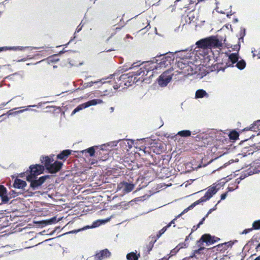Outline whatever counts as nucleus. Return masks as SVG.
Masks as SVG:
<instances>
[{"label": "nucleus", "mask_w": 260, "mask_h": 260, "mask_svg": "<svg viewBox=\"0 0 260 260\" xmlns=\"http://www.w3.org/2000/svg\"><path fill=\"white\" fill-rule=\"evenodd\" d=\"M157 58L147 62V70L153 71L163 69L171 65L174 61V58L170 55H160Z\"/></svg>", "instance_id": "obj_1"}, {"label": "nucleus", "mask_w": 260, "mask_h": 260, "mask_svg": "<svg viewBox=\"0 0 260 260\" xmlns=\"http://www.w3.org/2000/svg\"><path fill=\"white\" fill-rule=\"evenodd\" d=\"M196 45L200 48L211 49L212 48H220L222 43L216 37L211 36L197 41Z\"/></svg>", "instance_id": "obj_2"}, {"label": "nucleus", "mask_w": 260, "mask_h": 260, "mask_svg": "<svg viewBox=\"0 0 260 260\" xmlns=\"http://www.w3.org/2000/svg\"><path fill=\"white\" fill-rule=\"evenodd\" d=\"M147 62L145 63L144 68H141L139 69L138 70L136 71H133L131 73H129L127 74L122 75L119 77V80H124L126 79H128L127 81L129 82V83L132 82L133 83L137 82L138 81V79H137V76H147L148 74L152 71L151 70H147Z\"/></svg>", "instance_id": "obj_3"}, {"label": "nucleus", "mask_w": 260, "mask_h": 260, "mask_svg": "<svg viewBox=\"0 0 260 260\" xmlns=\"http://www.w3.org/2000/svg\"><path fill=\"white\" fill-rule=\"evenodd\" d=\"M217 191V189L216 186H210L208 190L206 192L204 197H202L200 200L194 202L190 205L188 208L185 209L180 214L178 215V217L181 215H183L186 213L188 210L193 209L196 206L200 203H204L207 200H209L214 194Z\"/></svg>", "instance_id": "obj_4"}, {"label": "nucleus", "mask_w": 260, "mask_h": 260, "mask_svg": "<svg viewBox=\"0 0 260 260\" xmlns=\"http://www.w3.org/2000/svg\"><path fill=\"white\" fill-rule=\"evenodd\" d=\"M41 161L42 163L44 164L48 172L52 174L57 172L63 165L61 162L58 161L53 162L54 159L49 156L42 157Z\"/></svg>", "instance_id": "obj_5"}, {"label": "nucleus", "mask_w": 260, "mask_h": 260, "mask_svg": "<svg viewBox=\"0 0 260 260\" xmlns=\"http://www.w3.org/2000/svg\"><path fill=\"white\" fill-rule=\"evenodd\" d=\"M48 178V175L41 176L39 179H37V177L26 176L27 180L30 182V187L34 190L38 189Z\"/></svg>", "instance_id": "obj_6"}, {"label": "nucleus", "mask_w": 260, "mask_h": 260, "mask_svg": "<svg viewBox=\"0 0 260 260\" xmlns=\"http://www.w3.org/2000/svg\"><path fill=\"white\" fill-rule=\"evenodd\" d=\"M229 59L231 63L228 65V67L234 66V64H236V67L239 70H243L246 66L245 61L242 59L238 61V56L237 53H232L229 56Z\"/></svg>", "instance_id": "obj_7"}, {"label": "nucleus", "mask_w": 260, "mask_h": 260, "mask_svg": "<svg viewBox=\"0 0 260 260\" xmlns=\"http://www.w3.org/2000/svg\"><path fill=\"white\" fill-rule=\"evenodd\" d=\"M172 70H167L164 72L158 79V83L161 87H165L171 81L173 74Z\"/></svg>", "instance_id": "obj_8"}, {"label": "nucleus", "mask_w": 260, "mask_h": 260, "mask_svg": "<svg viewBox=\"0 0 260 260\" xmlns=\"http://www.w3.org/2000/svg\"><path fill=\"white\" fill-rule=\"evenodd\" d=\"M103 102L101 99H93L88 101L85 103L82 104L77 106L72 112V115L75 114L76 113L80 111V110L85 108H88L91 106H94L97 104H100L103 103Z\"/></svg>", "instance_id": "obj_9"}, {"label": "nucleus", "mask_w": 260, "mask_h": 260, "mask_svg": "<svg viewBox=\"0 0 260 260\" xmlns=\"http://www.w3.org/2000/svg\"><path fill=\"white\" fill-rule=\"evenodd\" d=\"M30 174L27 176H31L32 177H36L38 175L41 174L43 170L44 167L40 165H36L30 166Z\"/></svg>", "instance_id": "obj_10"}, {"label": "nucleus", "mask_w": 260, "mask_h": 260, "mask_svg": "<svg viewBox=\"0 0 260 260\" xmlns=\"http://www.w3.org/2000/svg\"><path fill=\"white\" fill-rule=\"evenodd\" d=\"M196 66L190 62L187 63L186 67L184 71H181L179 74H182L185 76L192 75L196 73Z\"/></svg>", "instance_id": "obj_11"}, {"label": "nucleus", "mask_w": 260, "mask_h": 260, "mask_svg": "<svg viewBox=\"0 0 260 260\" xmlns=\"http://www.w3.org/2000/svg\"><path fill=\"white\" fill-rule=\"evenodd\" d=\"M135 185L133 183H129L126 182H121L118 185V188L123 189L124 193H128L132 191L134 188Z\"/></svg>", "instance_id": "obj_12"}, {"label": "nucleus", "mask_w": 260, "mask_h": 260, "mask_svg": "<svg viewBox=\"0 0 260 260\" xmlns=\"http://www.w3.org/2000/svg\"><path fill=\"white\" fill-rule=\"evenodd\" d=\"M183 53V52H181L178 55L179 56L180 59L177 61L176 63L177 67L182 70L181 71H184V69L188 63V61L184 59V57L185 56L182 55Z\"/></svg>", "instance_id": "obj_13"}, {"label": "nucleus", "mask_w": 260, "mask_h": 260, "mask_svg": "<svg viewBox=\"0 0 260 260\" xmlns=\"http://www.w3.org/2000/svg\"><path fill=\"white\" fill-rule=\"evenodd\" d=\"M111 253L107 249L101 250L94 255V260H103L110 256Z\"/></svg>", "instance_id": "obj_14"}, {"label": "nucleus", "mask_w": 260, "mask_h": 260, "mask_svg": "<svg viewBox=\"0 0 260 260\" xmlns=\"http://www.w3.org/2000/svg\"><path fill=\"white\" fill-rule=\"evenodd\" d=\"M214 239V237H212L209 234H204L202 236L201 240H202L203 242H206L207 244H211L216 242V240Z\"/></svg>", "instance_id": "obj_15"}, {"label": "nucleus", "mask_w": 260, "mask_h": 260, "mask_svg": "<svg viewBox=\"0 0 260 260\" xmlns=\"http://www.w3.org/2000/svg\"><path fill=\"white\" fill-rule=\"evenodd\" d=\"M13 186L16 188L23 189L26 186V183L25 181L22 180L20 179H16Z\"/></svg>", "instance_id": "obj_16"}, {"label": "nucleus", "mask_w": 260, "mask_h": 260, "mask_svg": "<svg viewBox=\"0 0 260 260\" xmlns=\"http://www.w3.org/2000/svg\"><path fill=\"white\" fill-rule=\"evenodd\" d=\"M120 141H121L120 140H119L118 141H113L108 142L106 144L102 145L101 146H100L101 149L102 150H108L109 149L107 148V147H113L116 146L117 145V144L118 143V142Z\"/></svg>", "instance_id": "obj_17"}, {"label": "nucleus", "mask_w": 260, "mask_h": 260, "mask_svg": "<svg viewBox=\"0 0 260 260\" xmlns=\"http://www.w3.org/2000/svg\"><path fill=\"white\" fill-rule=\"evenodd\" d=\"M140 256V253H138L136 250L135 252L133 251L127 253L126 257L127 260H138Z\"/></svg>", "instance_id": "obj_18"}, {"label": "nucleus", "mask_w": 260, "mask_h": 260, "mask_svg": "<svg viewBox=\"0 0 260 260\" xmlns=\"http://www.w3.org/2000/svg\"><path fill=\"white\" fill-rule=\"evenodd\" d=\"M208 94L203 89H198L196 92L195 97L196 99L203 98L204 97L208 98Z\"/></svg>", "instance_id": "obj_19"}, {"label": "nucleus", "mask_w": 260, "mask_h": 260, "mask_svg": "<svg viewBox=\"0 0 260 260\" xmlns=\"http://www.w3.org/2000/svg\"><path fill=\"white\" fill-rule=\"evenodd\" d=\"M71 153L70 150H65L57 155V158L59 159H63L66 158Z\"/></svg>", "instance_id": "obj_20"}, {"label": "nucleus", "mask_w": 260, "mask_h": 260, "mask_svg": "<svg viewBox=\"0 0 260 260\" xmlns=\"http://www.w3.org/2000/svg\"><path fill=\"white\" fill-rule=\"evenodd\" d=\"M35 47H23V46H13L9 47V50L14 51H24L27 49H30V50L35 49Z\"/></svg>", "instance_id": "obj_21"}, {"label": "nucleus", "mask_w": 260, "mask_h": 260, "mask_svg": "<svg viewBox=\"0 0 260 260\" xmlns=\"http://www.w3.org/2000/svg\"><path fill=\"white\" fill-rule=\"evenodd\" d=\"M98 146L90 147L88 149L83 150L81 151L82 153L87 152L89 154L90 156H93L95 154V147H98Z\"/></svg>", "instance_id": "obj_22"}, {"label": "nucleus", "mask_w": 260, "mask_h": 260, "mask_svg": "<svg viewBox=\"0 0 260 260\" xmlns=\"http://www.w3.org/2000/svg\"><path fill=\"white\" fill-rule=\"evenodd\" d=\"M187 247V245H186L185 243H180L173 250L171 251V253L173 255L174 253L177 252L181 248Z\"/></svg>", "instance_id": "obj_23"}, {"label": "nucleus", "mask_w": 260, "mask_h": 260, "mask_svg": "<svg viewBox=\"0 0 260 260\" xmlns=\"http://www.w3.org/2000/svg\"><path fill=\"white\" fill-rule=\"evenodd\" d=\"M256 129L260 130V120L255 121L249 128V129L252 131H256Z\"/></svg>", "instance_id": "obj_24"}, {"label": "nucleus", "mask_w": 260, "mask_h": 260, "mask_svg": "<svg viewBox=\"0 0 260 260\" xmlns=\"http://www.w3.org/2000/svg\"><path fill=\"white\" fill-rule=\"evenodd\" d=\"M177 135L181 137H187L191 135V132L189 130H183L178 132Z\"/></svg>", "instance_id": "obj_25"}, {"label": "nucleus", "mask_w": 260, "mask_h": 260, "mask_svg": "<svg viewBox=\"0 0 260 260\" xmlns=\"http://www.w3.org/2000/svg\"><path fill=\"white\" fill-rule=\"evenodd\" d=\"M133 142L132 141H130L129 140H126L124 141H122L120 143V145L122 146L125 145V146H128V148H131L132 147Z\"/></svg>", "instance_id": "obj_26"}, {"label": "nucleus", "mask_w": 260, "mask_h": 260, "mask_svg": "<svg viewBox=\"0 0 260 260\" xmlns=\"http://www.w3.org/2000/svg\"><path fill=\"white\" fill-rule=\"evenodd\" d=\"M252 230H259L260 229V220H256L252 223Z\"/></svg>", "instance_id": "obj_27"}, {"label": "nucleus", "mask_w": 260, "mask_h": 260, "mask_svg": "<svg viewBox=\"0 0 260 260\" xmlns=\"http://www.w3.org/2000/svg\"><path fill=\"white\" fill-rule=\"evenodd\" d=\"M170 227V225H167L166 226L164 227L162 229H161L158 233L157 234V238H159L167 230L168 228Z\"/></svg>", "instance_id": "obj_28"}, {"label": "nucleus", "mask_w": 260, "mask_h": 260, "mask_svg": "<svg viewBox=\"0 0 260 260\" xmlns=\"http://www.w3.org/2000/svg\"><path fill=\"white\" fill-rule=\"evenodd\" d=\"M2 198V202L3 203H7L9 201V198L5 194H3L0 196Z\"/></svg>", "instance_id": "obj_29"}, {"label": "nucleus", "mask_w": 260, "mask_h": 260, "mask_svg": "<svg viewBox=\"0 0 260 260\" xmlns=\"http://www.w3.org/2000/svg\"><path fill=\"white\" fill-rule=\"evenodd\" d=\"M87 228H89V226H87L86 227H84L82 229H79L78 230H73V231H71L68 233H67L66 234H73V233H77L80 231H83V230H84L85 229H87Z\"/></svg>", "instance_id": "obj_30"}, {"label": "nucleus", "mask_w": 260, "mask_h": 260, "mask_svg": "<svg viewBox=\"0 0 260 260\" xmlns=\"http://www.w3.org/2000/svg\"><path fill=\"white\" fill-rule=\"evenodd\" d=\"M6 188L3 185H0V196L6 193Z\"/></svg>", "instance_id": "obj_31"}, {"label": "nucleus", "mask_w": 260, "mask_h": 260, "mask_svg": "<svg viewBox=\"0 0 260 260\" xmlns=\"http://www.w3.org/2000/svg\"><path fill=\"white\" fill-rule=\"evenodd\" d=\"M238 134L236 132L231 133L230 135V138L233 140H236L238 137Z\"/></svg>", "instance_id": "obj_32"}, {"label": "nucleus", "mask_w": 260, "mask_h": 260, "mask_svg": "<svg viewBox=\"0 0 260 260\" xmlns=\"http://www.w3.org/2000/svg\"><path fill=\"white\" fill-rule=\"evenodd\" d=\"M219 202H220V201H218V203H217V204H216V205H215V206H214L213 208L210 209L208 211V212L207 214H206V217H208V216L210 214H211V213H212V211H214V210H215L216 209V206H217V205Z\"/></svg>", "instance_id": "obj_33"}, {"label": "nucleus", "mask_w": 260, "mask_h": 260, "mask_svg": "<svg viewBox=\"0 0 260 260\" xmlns=\"http://www.w3.org/2000/svg\"><path fill=\"white\" fill-rule=\"evenodd\" d=\"M55 221H56V217H53L52 218L49 219L47 222L48 224H52V223L55 222Z\"/></svg>", "instance_id": "obj_34"}, {"label": "nucleus", "mask_w": 260, "mask_h": 260, "mask_svg": "<svg viewBox=\"0 0 260 260\" xmlns=\"http://www.w3.org/2000/svg\"><path fill=\"white\" fill-rule=\"evenodd\" d=\"M252 231L251 228L247 229L244 230L241 233V234H247L248 233L251 232Z\"/></svg>", "instance_id": "obj_35"}, {"label": "nucleus", "mask_w": 260, "mask_h": 260, "mask_svg": "<svg viewBox=\"0 0 260 260\" xmlns=\"http://www.w3.org/2000/svg\"><path fill=\"white\" fill-rule=\"evenodd\" d=\"M98 82V81L88 82L86 83V85L85 86V87H91L93 85V84L97 83Z\"/></svg>", "instance_id": "obj_36"}, {"label": "nucleus", "mask_w": 260, "mask_h": 260, "mask_svg": "<svg viewBox=\"0 0 260 260\" xmlns=\"http://www.w3.org/2000/svg\"><path fill=\"white\" fill-rule=\"evenodd\" d=\"M7 50H9V47L5 46L0 47V52Z\"/></svg>", "instance_id": "obj_37"}, {"label": "nucleus", "mask_w": 260, "mask_h": 260, "mask_svg": "<svg viewBox=\"0 0 260 260\" xmlns=\"http://www.w3.org/2000/svg\"><path fill=\"white\" fill-rule=\"evenodd\" d=\"M140 65L138 64L137 62L134 63L132 64L131 67L129 68L131 69H135V68L139 67Z\"/></svg>", "instance_id": "obj_38"}, {"label": "nucleus", "mask_w": 260, "mask_h": 260, "mask_svg": "<svg viewBox=\"0 0 260 260\" xmlns=\"http://www.w3.org/2000/svg\"><path fill=\"white\" fill-rule=\"evenodd\" d=\"M99 222H102V223H104V221H101V220H98L97 221H95L93 223V225L92 226V227L93 228H95L96 226H98V224H97V223ZM100 224H98V225H99Z\"/></svg>", "instance_id": "obj_39"}, {"label": "nucleus", "mask_w": 260, "mask_h": 260, "mask_svg": "<svg viewBox=\"0 0 260 260\" xmlns=\"http://www.w3.org/2000/svg\"><path fill=\"white\" fill-rule=\"evenodd\" d=\"M27 110H28L27 109H23V110L15 111L13 113L14 114H19V113H22V112H24L25 111H27Z\"/></svg>", "instance_id": "obj_40"}, {"label": "nucleus", "mask_w": 260, "mask_h": 260, "mask_svg": "<svg viewBox=\"0 0 260 260\" xmlns=\"http://www.w3.org/2000/svg\"><path fill=\"white\" fill-rule=\"evenodd\" d=\"M246 176V175H244V176H243L242 175L239 178H238L236 180L237 183L239 184L240 183V181L244 179Z\"/></svg>", "instance_id": "obj_41"}, {"label": "nucleus", "mask_w": 260, "mask_h": 260, "mask_svg": "<svg viewBox=\"0 0 260 260\" xmlns=\"http://www.w3.org/2000/svg\"><path fill=\"white\" fill-rule=\"evenodd\" d=\"M226 196H227V193L226 192L222 194L221 195V200H224L226 198Z\"/></svg>", "instance_id": "obj_42"}, {"label": "nucleus", "mask_w": 260, "mask_h": 260, "mask_svg": "<svg viewBox=\"0 0 260 260\" xmlns=\"http://www.w3.org/2000/svg\"><path fill=\"white\" fill-rule=\"evenodd\" d=\"M204 249V247H201L199 249H197V250H196L194 251V253H200V251L202 250H203Z\"/></svg>", "instance_id": "obj_43"}, {"label": "nucleus", "mask_w": 260, "mask_h": 260, "mask_svg": "<svg viewBox=\"0 0 260 260\" xmlns=\"http://www.w3.org/2000/svg\"><path fill=\"white\" fill-rule=\"evenodd\" d=\"M243 33H242V34L241 33V35H242V36H241V37L240 38V40H242V41H243V37H244V36H245V29H243Z\"/></svg>", "instance_id": "obj_44"}, {"label": "nucleus", "mask_w": 260, "mask_h": 260, "mask_svg": "<svg viewBox=\"0 0 260 260\" xmlns=\"http://www.w3.org/2000/svg\"><path fill=\"white\" fill-rule=\"evenodd\" d=\"M182 215H181L180 216V217ZM178 218V216L176 217V218H174L173 220H172L168 225H170V226H171V225H172V224H174V221L175 220H176V218Z\"/></svg>", "instance_id": "obj_45"}, {"label": "nucleus", "mask_w": 260, "mask_h": 260, "mask_svg": "<svg viewBox=\"0 0 260 260\" xmlns=\"http://www.w3.org/2000/svg\"><path fill=\"white\" fill-rule=\"evenodd\" d=\"M82 29V26L80 27V25H79L76 29V32H79Z\"/></svg>", "instance_id": "obj_46"}, {"label": "nucleus", "mask_w": 260, "mask_h": 260, "mask_svg": "<svg viewBox=\"0 0 260 260\" xmlns=\"http://www.w3.org/2000/svg\"><path fill=\"white\" fill-rule=\"evenodd\" d=\"M206 217L205 216L202 218V220L199 222V225H202L203 223V222L205 220Z\"/></svg>", "instance_id": "obj_47"}, {"label": "nucleus", "mask_w": 260, "mask_h": 260, "mask_svg": "<svg viewBox=\"0 0 260 260\" xmlns=\"http://www.w3.org/2000/svg\"><path fill=\"white\" fill-rule=\"evenodd\" d=\"M11 101V100L10 101H9L8 102H7V103H4L2 104V105H1L2 106V107H4V106H6V105L9 103V102H10Z\"/></svg>", "instance_id": "obj_48"}, {"label": "nucleus", "mask_w": 260, "mask_h": 260, "mask_svg": "<svg viewBox=\"0 0 260 260\" xmlns=\"http://www.w3.org/2000/svg\"><path fill=\"white\" fill-rule=\"evenodd\" d=\"M198 228H197V227L196 226H193L192 229V231H196V230H197Z\"/></svg>", "instance_id": "obj_49"}, {"label": "nucleus", "mask_w": 260, "mask_h": 260, "mask_svg": "<svg viewBox=\"0 0 260 260\" xmlns=\"http://www.w3.org/2000/svg\"><path fill=\"white\" fill-rule=\"evenodd\" d=\"M11 111H12V110H10L9 111H8V112H7V113H8V115H11V114H14L13 113H11Z\"/></svg>", "instance_id": "obj_50"}, {"label": "nucleus", "mask_w": 260, "mask_h": 260, "mask_svg": "<svg viewBox=\"0 0 260 260\" xmlns=\"http://www.w3.org/2000/svg\"><path fill=\"white\" fill-rule=\"evenodd\" d=\"M190 234H190L189 235V236H187V237H186L185 240V241H187L188 240L189 237L190 236Z\"/></svg>", "instance_id": "obj_51"}, {"label": "nucleus", "mask_w": 260, "mask_h": 260, "mask_svg": "<svg viewBox=\"0 0 260 260\" xmlns=\"http://www.w3.org/2000/svg\"><path fill=\"white\" fill-rule=\"evenodd\" d=\"M254 260H260V256L257 257Z\"/></svg>", "instance_id": "obj_52"}, {"label": "nucleus", "mask_w": 260, "mask_h": 260, "mask_svg": "<svg viewBox=\"0 0 260 260\" xmlns=\"http://www.w3.org/2000/svg\"><path fill=\"white\" fill-rule=\"evenodd\" d=\"M37 106L36 105H29L28 106V107H35Z\"/></svg>", "instance_id": "obj_53"}, {"label": "nucleus", "mask_w": 260, "mask_h": 260, "mask_svg": "<svg viewBox=\"0 0 260 260\" xmlns=\"http://www.w3.org/2000/svg\"><path fill=\"white\" fill-rule=\"evenodd\" d=\"M126 37L127 38H132V37L129 35H126Z\"/></svg>", "instance_id": "obj_54"}, {"label": "nucleus", "mask_w": 260, "mask_h": 260, "mask_svg": "<svg viewBox=\"0 0 260 260\" xmlns=\"http://www.w3.org/2000/svg\"><path fill=\"white\" fill-rule=\"evenodd\" d=\"M113 87L115 89H118V87L117 86H114Z\"/></svg>", "instance_id": "obj_55"}, {"label": "nucleus", "mask_w": 260, "mask_h": 260, "mask_svg": "<svg viewBox=\"0 0 260 260\" xmlns=\"http://www.w3.org/2000/svg\"><path fill=\"white\" fill-rule=\"evenodd\" d=\"M238 21V19L236 18V19H234V22H237Z\"/></svg>", "instance_id": "obj_56"}, {"label": "nucleus", "mask_w": 260, "mask_h": 260, "mask_svg": "<svg viewBox=\"0 0 260 260\" xmlns=\"http://www.w3.org/2000/svg\"><path fill=\"white\" fill-rule=\"evenodd\" d=\"M201 225H199V223L198 224V225L196 226L197 228H199L200 226Z\"/></svg>", "instance_id": "obj_57"}, {"label": "nucleus", "mask_w": 260, "mask_h": 260, "mask_svg": "<svg viewBox=\"0 0 260 260\" xmlns=\"http://www.w3.org/2000/svg\"><path fill=\"white\" fill-rule=\"evenodd\" d=\"M25 59H21V60H18V61H25Z\"/></svg>", "instance_id": "obj_58"}, {"label": "nucleus", "mask_w": 260, "mask_h": 260, "mask_svg": "<svg viewBox=\"0 0 260 260\" xmlns=\"http://www.w3.org/2000/svg\"><path fill=\"white\" fill-rule=\"evenodd\" d=\"M228 188L229 191H232L234 190L233 189L230 188V187H229Z\"/></svg>", "instance_id": "obj_59"}, {"label": "nucleus", "mask_w": 260, "mask_h": 260, "mask_svg": "<svg viewBox=\"0 0 260 260\" xmlns=\"http://www.w3.org/2000/svg\"><path fill=\"white\" fill-rule=\"evenodd\" d=\"M13 193H14L15 194H16V195L14 196V197L17 196V194H16V193H15V192L14 191H13Z\"/></svg>", "instance_id": "obj_60"}, {"label": "nucleus", "mask_w": 260, "mask_h": 260, "mask_svg": "<svg viewBox=\"0 0 260 260\" xmlns=\"http://www.w3.org/2000/svg\"><path fill=\"white\" fill-rule=\"evenodd\" d=\"M152 246H153V245L150 246V249H149V251H150V250H151L152 247Z\"/></svg>", "instance_id": "obj_61"}, {"label": "nucleus", "mask_w": 260, "mask_h": 260, "mask_svg": "<svg viewBox=\"0 0 260 260\" xmlns=\"http://www.w3.org/2000/svg\"><path fill=\"white\" fill-rule=\"evenodd\" d=\"M259 247H260V243H259L258 244V245H257V246L256 248H259Z\"/></svg>", "instance_id": "obj_62"}, {"label": "nucleus", "mask_w": 260, "mask_h": 260, "mask_svg": "<svg viewBox=\"0 0 260 260\" xmlns=\"http://www.w3.org/2000/svg\"><path fill=\"white\" fill-rule=\"evenodd\" d=\"M205 1V0H199V1H198V2H199H199H203V1Z\"/></svg>", "instance_id": "obj_63"}, {"label": "nucleus", "mask_w": 260, "mask_h": 260, "mask_svg": "<svg viewBox=\"0 0 260 260\" xmlns=\"http://www.w3.org/2000/svg\"><path fill=\"white\" fill-rule=\"evenodd\" d=\"M111 111H113V110H114V108H113V107H111Z\"/></svg>", "instance_id": "obj_64"}]
</instances>
